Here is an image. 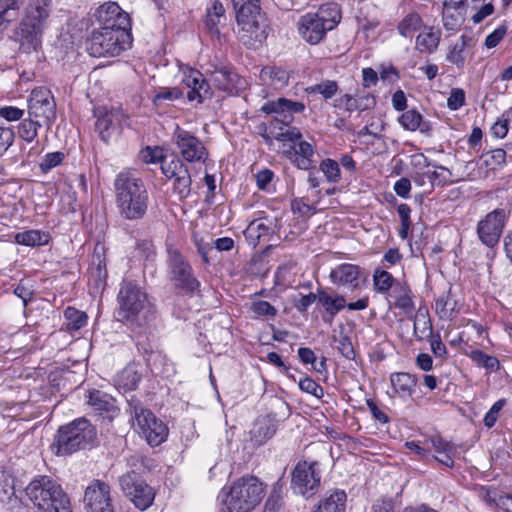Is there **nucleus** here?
Instances as JSON below:
<instances>
[{
	"mask_svg": "<svg viewBox=\"0 0 512 512\" xmlns=\"http://www.w3.org/2000/svg\"><path fill=\"white\" fill-rule=\"evenodd\" d=\"M157 307L135 280L123 279L117 294L116 318L131 327H144L155 320Z\"/></svg>",
	"mask_w": 512,
	"mask_h": 512,
	"instance_id": "1",
	"label": "nucleus"
},
{
	"mask_svg": "<svg viewBox=\"0 0 512 512\" xmlns=\"http://www.w3.org/2000/svg\"><path fill=\"white\" fill-rule=\"evenodd\" d=\"M115 202L119 215L129 221H138L148 211L149 194L141 178L134 172L122 171L114 180Z\"/></svg>",
	"mask_w": 512,
	"mask_h": 512,
	"instance_id": "2",
	"label": "nucleus"
},
{
	"mask_svg": "<svg viewBox=\"0 0 512 512\" xmlns=\"http://www.w3.org/2000/svg\"><path fill=\"white\" fill-rule=\"evenodd\" d=\"M265 487L253 475L242 476L222 488L219 498L227 512H251L262 501Z\"/></svg>",
	"mask_w": 512,
	"mask_h": 512,
	"instance_id": "3",
	"label": "nucleus"
},
{
	"mask_svg": "<svg viewBox=\"0 0 512 512\" xmlns=\"http://www.w3.org/2000/svg\"><path fill=\"white\" fill-rule=\"evenodd\" d=\"M25 492L38 512H72L68 495L50 476L35 477L27 485Z\"/></svg>",
	"mask_w": 512,
	"mask_h": 512,
	"instance_id": "4",
	"label": "nucleus"
},
{
	"mask_svg": "<svg viewBox=\"0 0 512 512\" xmlns=\"http://www.w3.org/2000/svg\"><path fill=\"white\" fill-rule=\"evenodd\" d=\"M52 0H30L25 8L18 35L21 48L30 52L37 50L41 44L45 22L49 17Z\"/></svg>",
	"mask_w": 512,
	"mask_h": 512,
	"instance_id": "5",
	"label": "nucleus"
},
{
	"mask_svg": "<svg viewBox=\"0 0 512 512\" xmlns=\"http://www.w3.org/2000/svg\"><path fill=\"white\" fill-rule=\"evenodd\" d=\"M341 20L340 7L336 3H326L315 13H307L298 21V31L308 43L318 44L326 33L334 29Z\"/></svg>",
	"mask_w": 512,
	"mask_h": 512,
	"instance_id": "6",
	"label": "nucleus"
},
{
	"mask_svg": "<svg viewBox=\"0 0 512 512\" xmlns=\"http://www.w3.org/2000/svg\"><path fill=\"white\" fill-rule=\"evenodd\" d=\"M95 438V427L86 418H78L58 429L53 447L57 455H69L85 449Z\"/></svg>",
	"mask_w": 512,
	"mask_h": 512,
	"instance_id": "7",
	"label": "nucleus"
},
{
	"mask_svg": "<svg viewBox=\"0 0 512 512\" xmlns=\"http://www.w3.org/2000/svg\"><path fill=\"white\" fill-rule=\"evenodd\" d=\"M142 159L146 163L161 162L162 173L168 179H174L173 190L180 199H185L190 195L192 179L187 166L178 157H173L170 161L164 159L163 150L160 147H146L142 152Z\"/></svg>",
	"mask_w": 512,
	"mask_h": 512,
	"instance_id": "8",
	"label": "nucleus"
},
{
	"mask_svg": "<svg viewBox=\"0 0 512 512\" xmlns=\"http://www.w3.org/2000/svg\"><path fill=\"white\" fill-rule=\"evenodd\" d=\"M131 34L125 29H94L87 41V50L94 57H115L131 45Z\"/></svg>",
	"mask_w": 512,
	"mask_h": 512,
	"instance_id": "9",
	"label": "nucleus"
},
{
	"mask_svg": "<svg viewBox=\"0 0 512 512\" xmlns=\"http://www.w3.org/2000/svg\"><path fill=\"white\" fill-rule=\"evenodd\" d=\"M129 407L134 425L150 446H158L166 440L168 428L153 412L142 407L138 401H130Z\"/></svg>",
	"mask_w": 512,
	"mask_h": 512,
	"instance_id": "10",
	"label": "nucleus"
},
{
	"mask_svg": "<svg viewBox=\"0 0 512 512\" xmlns=\"http://www.w3.org/2000/svg\"><path fill=\"white\" fill-rule=\"evenodd\" d=\"M166 262L169 279L176 289L185 292H194L198 289L200 282L194 276L190 263L177 248L168 247Z\"/></svg>",
	"mask_w": 512,
	"mask_h": 512,
	"instance_id": "11",
	"label": "nucleus"
},
{
	"mask_svg": "<svg viewBox=\"0 0 512 512\" xmlns=\"http://www.w3.org/2000/svg\"><path fill=\"white\" fill-rule=\"evenodd\" d=\"M305 105L300 101H292L281 97L276 101H268L262 106V111L266 114H277L286 125V131L278 133L275 138L279 141H294L301 137L297 128L289 127L288 124L293 121V114L302 113Z\"/></svg>",
	"mask_w": 512,
	"mask_h": 512,
	"instance_id": "12",
	"label": "nucleus"
},
{
	"mask_svg": "<svg viewBox=\"0 0 512 512\" xmlns=\"http://www.w3.org/2000/svg\"><path fill=\"white\" fill-rule=\"evenodd\" d=\"M321 484V470L316 461H300L291 472V488L305 498L315 495Z\"/></svg>",
	"mask_w": 512,
	"mask_h": 512,
	"instance_id": "13",
	"label": "nucleus"
},
{
	"mask_svg": "<svg viewBox=\"0 0 512 512\" xmlns=\"http://www.w3.org/2000/svg\"><path fill=\"white\" fill-rule=\"evenodd\" d=\"M28 115L50 129L56 120V102L49 89L37 87L31 91L28 98Z\"/></svg>",
	"mask_w": 512,
	"mask_h": 512,
	"instance_id": "14",
	"label": "nucleus"
},
{
	"mask_svg": "<svg viewBox=\"0 0 512 512\" xmlns=\"http://www.w3.org/2000/svg\"><path fill=\"white\" fill-rule=\"evenodd\" d=\"M120 485L126 497L140 510L147 509L153 503V489L134 471L122 475Z\"/></svg>",
	"mask_w": 512,
	"mask_h": 512,
	"instance_id": "15",
	"label": "nucleus"
},
{
	"mask_svg": "<svg viewBox=\"0 0 512 512\" xmlns=\"http://www.w3.org/2000/svg\"><path fill=\"white\" fill-rule=\"evenodd\" d=\"M260 0H232L238 26L243 33L250 35L251 39L261 41L263 32H259L258 17L260 14Z\"/></svg>",
	"mask_w": 512,
	"mask_h": 512,
	"instance_id": "16",
	"label": "nucleus"
},
{
	"mask_svg": "<svg viewBox=\"0 0 512 512\" xmlns=\"http://www.w3.org/2000/svg\"><path fill=\"white\" fill-rule=\"evenodd\" d=\"M509 213L510 211L505 208H497L478 222L477 234L483 244L488 247L498 244Z\"/></svg>",
	"mask_w": 512,
	"mask_h": 512,
	"instance_id": "17",
	"label": "nucleus"
},
{
	"mask_svg": "<svg viewBox=\"0 0 512 512\" xmlns=\"http://www.w3.org/2000/svg\"><path fill=\"white\" fill-rule=\"evenodd\" d=\"M173 142L187 162H205L208 152L203 142L190 131L176 126Z\"/></svg>",
	"mask_w": 512,
	"mask_h": 512,
	"instance_id": "18",
	"label": "nucleus"
},
{
	"mask_svg": "<svg viewBox=\"0 0 512 512\" xmlns=\"http://www.w3.org/2000/svg\"><path fill=\"white\" fill-rule=\"evenodd\" d=\"M110 486L94 480L85 490L84 506L87 512H114Z\"/></svg>",
	"mask_w": 512,
	"mask_h": 512,
	"instance_id": "19",
	"label": "nucleus"
},
{
	"mask_svg": "<svg viewBox=\"0 0 512 512\" xmlns=\"http://www.w3.org/2000/svg\"><path fill=\"white\" fill-rule=\"evenodd\" d=\"M95 18L101 28L125 29L130 32L129 15L116 2H107L99 6Z\"/></svg>",
	"mask_w": 512,
	"mask_h": 512,
	"instance_id": "20",
	"label": "nucleus"
},
{
	"mask_svg": "<svg viewBox=\"0 0 512 512\" xmlns=\"http://www.w3.org/2000/svg\"><path fill=\"white\" fill-rule=\"evenodd\" d=\"M86 399V403L92 412L102 418L112 420L118 415L119 409L116 400L108 393L93 389L87 392Z\"/></svg>",
	"mask_w": 512,
	"mask_h": 512,
	"instance_id": "21",
	"label": "nucleus"
},
{
	"mask_svg": "<svg viewBox=\"0 0 512 512\" xmlns=\"http://www.w3.org/2000/svg\"><path fill=\"white\" fill-rule=\"evenodd\" d=\"M210 80L218 90L229 95L237 93L245 85V80L228 67L215 69L211 73Z\"/></svg>",
	"mask_w": 512,
	"mask_h": 512,
	"instance_id": "22",
	"label": "nucleus"
},
{
	"mask_svg": "<svg viewBox=\"0 0 512 512\" xmlns=\"http://www.w3.org/2000/svg\"><path fill=\"white\" fill-rule=\"evenodd\" d=\"M123 115L119 111H103L97 117L95 128L104 142L113 135H118L123 127Z\"/></svg>",
	"mask_w": 512,
	"mask_h": 512,
	"instance_id": "23",
	"label": "nucleus"
},
{
	"mask_svg": "<svg viewBox=\"0 0 512 512\" xmlns=\"http://www.w3.org/2000/svg\"><path fill=\"white\" fill-rule=\"evenodd\" d=\"M183 82L188 88H190L187 93L189 101L197 100L201 103L203 100L211 98L212 92L210 84L206 81L200 71L190 69L188 73L185 74Z\"/></svg>",
	"mask_w": 512,
	"mask_h": 512,
	"instance_id": "24",
	"label": "nucleus"
},
{
	"mask_svg": "<svg viewBox=\"0 0 512 512\" xmlns=\"http://www.w3.org/2000/svg\"><path fill=\"white\" fill-rule=\"evenodd\" d=\"M318 303L323 307L322 319L331 324L335 316L346 307V299L339 294H330L327 290H318Z\"/></svg>",
	"mask_w": 512,
	"mask_h": 512,
	"instance_id": "25",
	"label": "nucleus"
},
{
	"mask_svg": "<svg viewBox=\"0 0 512 512\" xmlns=\"http://www.w3.org/2000/svg\"><path fill=\"white\" fill-rule=\"evenodd\" d=\"M259 78L261 83L273 90L281 91L289 83L290 72L278 66H265L261 69Z\"/></svg>",
	"mask_w": 512,
	"mask_h": 512,
	"instance_id": "26",
	"label": "nucleus"
},
{
	"mask_svg": "<svg viewBox=\"0 0 512 512\" xmlns=\"http://www.w3.org/2000/svg\"><path fill=\"white\" fill-rule=\"evenodd\" d=\"M389 297L393 299L394 307L400 309L405 315L412 316L415 310L413 293L409 285L402 282H396Z\"/></svg>",
	"mask_w": 512,
	"mask_h": 512,
	"instance_id": "27",
	"label": "nucleus"
},
{
	"mask_svg": "<svg viewBox=\"0 0 512 512\" xmlns=\"http://www.w3.org/2000/svg\"><path fill=\"white\" fill-rule=\"evenodd\" d=\"M329 276L333 284L357 287L360 267L355 264L343 263L333 268Z\"/></svg>",
	"mask_w": 512,
	"mask_h": 512,
	"instance_id": "28",
	"label": "nucleus"
},
{
	"mask_svg": "<svg viewBox=\"0 0 512 512\" xmlns=\"http://www.w3.org/2000/svg\"><path fill=\"white\" fill-rule=\"evenodd\" d=\"M347 494L344 490L334 489L325 493L313 512H345Z\"/></svg>",
	"mask_w": 512,
	"mask_h": 512,
	"instance_id": "29",
	"label": "nucleus"
},
{
	"mask_svg": "<svg viewBox=\"0 0 512 512\" xmlns=\"http://www.w3.org/2000/svg\"><path fill=\"white\" fill-rule=\"evenodd\" d=\"M277 225L278 221L276 218L269 219L268 217H263L255 219L249 223L244 231V235L248 240L255 243L261 237L274 233Z\"/></svg>",
	"mask_w": 512,
	"mask_h": 512,
	"instance_id": "30",
	"label": "nucleus"
},
{
	"mask_svg": "<svg viewBox=\"0 0 512 512\" xmlns=\"http://www.w3.org/2000/svg\"><path fill=\"white\" fill-rule=\"evenodd\" d=\"M394 393L401 398L411 397L415 392L417 377L407 372H395L390 375Z\"/></svg>",
	"mask_w": 512,
	"mask_h": 512,
	"instance_id": "31",
	"label": "nucleus"
},
{
	"mask_svg": "<svg viewBox=\"0 0 512 512\" xmlns=\"http://www.w3.org/2000/svg\"><path fill=\"white\" fill-rule=\"evenodd\" d=\"M226 21L225 9L223 4L215 0L210 7L207 8L205 25L211 34L218 35L219 27Z\"/></svg>",
	"mask_w": 512,
	"mask_h": 512,
	"instance_id": "32",
	"label": "nucleus"
},
{
	"mask_svg": "<svg viewBox=\"0 0 512 512\" xmlns=\"http://www.w3.org/2000/svg\"><path fill=\"white\" fill-rule=\"evenodd\" d=\"M400 125L409 131L419 130L421 133L428 134L431 127L428 122L423 121L422 115L415 109L407 110L399 117Z\"/></svg>",
	"mask_w": 512,
	"mask_h": 512,
	"instance_id": "33",
	"label": "nucleus"
},
{
	"mask_svg": "<svg viewBox=\"0 0 512 512\" xmlns=\"http://www.w3.org/2000/svg\"><path fill=\"white\" fill-rule=\"evenodd\" d=\"M441 38L440 30L429 27L428 31L420 33L416 38V48L421 53H433L437 50Z\"/></svg>",
	"mask_w": 512,
	"mask_h": 512,
	"instance_id": "34",
	"label": "nucleus"
},
{
	"mask_svg": "<svg viewBox=\"0 0 512 512\" xmlns=\"http://www.w3.org/2000/svg\"><path fill=\"white\" fill-rule=\"evenodd\" d=\"M14 239L17 244L35 247L48 244L50 235L41 230H27L17 233Z\"/></svg>",
	"mask_w": 512,
	"mask_h": 512,
	"instance_id": "35",
	"label": "nucleus"
},
{
	"mask_svg": "<svg viewBox=\"0 0 512 512\" xmlns=\"http://www.w3.org/2000/svg\"><path fill=\"white\" fill-rule=\"evenodd\" d=\"M435 311L440 319H452L454 313L457 312V301L452 298L451 290H448L436 299Z\"/></svg>",
	"mask_w": 512,
	"mask_h": 512,
	"instance_id": "36",
	"label": "nucleus"
},
{
	"mask_svg": "<svg viewBox=\"0 0 512 512\" xmlns=\"http://www.w3.org/2000/svg\"><path fill=\"white\" fill-rule=\"evenodd\" d=\"M423 21L418 13L407 14L397 25L398 33L403 37H412L421 29Z\"/></svg>",
	"mask_w": 512,
	"mask_h": 512,
	"instance_id": "37",
	"label": "nucleus"
},
{
	"mask_svg": "<svg viewBox=\"0 0 512 512\" xmlns=\"http://www.w3.org/2000/svg\"><path fill=\"white\" fill-rule=\"evenodd\" d=\"M44 126V123H40L34 117H28L23 119L18 125V135L24 141L31 143L35 140L38 135V129Z\"/></svg>",
	"mask_w": 512,
	"mask_h": 512,
	"instance_id": "38",
	"label": "nucleus"
},
{
	"mask_svg": "<svg viewBox=\"0 0 512 512\" xmlns=\"http://www.w3.org/2000/svg\"><path fill=\"white\" fill-rule=\"evenodd\" d=\"M470 38L466 35H462L455 44H453L446 56V60L458 68H463L465 65L464 50L468 45Z\"/></svg>",
	"mask_w": 512,
	"mask_h": 512,
	"instance_id": "39",
	"label": "nucleus"
},
{
	"mask_svg": "<svg viewBox=\"0 0 512 512\" xmlns=\"http://www.w3.org/2000/svg\"><path fill=\"white\" fill-rule=\"evenodd\" d=\"M64 318V326L69 331H77L87 323V315L74 307H67L65 309Z\"/></svg>",
	"mask_w": 512,
	"mask_h": 512,
	"instance_id": "40",
	"label": "nucleus"
},
{
	"mask_svg": "<svg viewBox=\"0 0 512 512\" xmlns=\"http://www.w3.org/2000/svg\"><path fill=\"white\" fill-rule=\"evenodd\" d=\"M397 281L388 271L377 268L373 274L374 289L378 293H387L393 290Z\"/></svg>",
	"mask_w": 512,
	"mask_h": 512,
	"instance_id": "41",
	"label": "nucleus"
},
{
	"mask_svg": "<svg viewBox=\"0 0 512 512\" xmlns=\"http://www.w3.org/2000/svg\"><path fill=\"white\" fill-rule=\"evenodd\" d=\"M23 0H0V22L10 23L18 18Z\"/></svg>",
	"mask_w": 512,
	"mask_h": 512,
	"instance_id": "42",
	"label": "nucleus"
},
{
	"mask_svg": "<svg viewBox=\"0 0 512 512\" xmlns=\"http://www.w3.org/2000/svg\"><path fill=\"white\" fill-rule=\"evenodd\" d=\"M467 355L477 366L483 367L487 370L497 371L500 367L499 360L496 357L490 356L481 350H472L467 353Z\"/></svg>",
	"mask_w": 512,
	"mask_h": 512,
	"instance_id": "43",
	"label": "nucleus"
},
{
	"mask_svg": "<svg viewBox=\"0 0 512 512\" xmlns=\"http://www.w3.org/2000/svg\"><path fill=\"white\" fill-rule=\"evenodd\" d=\"M432 167L435 170L428 171L426 173L428 179L430 180V182L432 184H437L438 186H444V185L452 183V180H451L452 172L448 168H446L442 165H438L436 163L432 164Z\"/></svg>",
	"mask_w": 512,
	"mask_h": 512,
	"instance_id": "44",
	"label": "nucleus"
},
{
	"mask_svg": "<svg viewBox=\"0 0 512 512\" xmlns=\"http://www.w3.org/2000/svg\"><path fill=\"white\" fill-rule=\"evenodd\" d=\"M183 97V92L177 88H162L156 92L153 97V104L156 107L161 106L164 102H173Z\"/></svg>",
	"mask_w": 512,
	"mask_h": 512,
	"instance_id": "45",
	"label": "nucleus"
},
{
	"mask_svg": "<svg viewBox=\"0 0 512 512\" xmlns=\"http://www.w3.org/2000/svg\"><path fill=\"white\" fill-rule=\"evenodd\" d=\"M140 375L133 368H126L118 375V383L126 390L136 389Z\"/></svg>",
	"mask_w": 512,
	"mask_h": 512,
	"instance_id": "46",
	"label": "nucleus"
},
{
	"mask_svg": "<svg viewBox=\"0 0 512 512\" xmlns=\"http://www.w3.org/2000/svg\"><path fill=\"white\" fill-rule=\"evenodd\" d=\"M65 159V154L61 151L47 153L39 163V168L42 173H48L53 168L59 166Z\"/></svg>",
	"mask_w": 512,
	"mask_h": 512,
	"instance_id": "47",
	"label": "nucleus"
},
{
	"mask_svg": "<svg viewBox=\"0 0 512 512\" xmlns=\"http://www.w3.org/2000/svg\"><path fill=\"white\" fill-rule=\"evenodd\" d=\"M414 334L418 339L432 336V324L426 314L418 313L414 323Z\"/></svg>",
	"mask_w": 512,
	"mask_h": 512,
	"instance_id": "48",
	"label": "nucleus"
},
{
	"mask_svg": "<svg viewBox=\"0 0 512 512\" xmlns=\"http://www.w3.org/2000/svg\"><path fill=\"white\" fill-rule=\"evenodd\" d=\"M338 90V85L335 81L326 80L319 84H315L307 88L309 93H319L325 99L332 98Z\"/></svg>",
	"mask_w": 512,
	"mask_h": 512,
	"instance_id": "49",
	"label": "nucleus"
},
{
	"mask_svg": "<svg viewBox=\"0 0 512 512\" xmlns=\"http://www.w3.org/2000/svg\"><path fill=\"white\" fill-rule=\"evenodd\" d=\"M320 170L324 173L327 180L331 183H337L340 179L339 164L332 159H325L320 164Z\"/></svg>",
	"mask_w": 512,
	"mask_h": 512,
	"instance_id": "50",
	"label": "nucleus"
},
{
	"mask_svg": "<svg viewBox=\"0 0 512 512\" xmlns=\"http://www.w3.org/2000/svg\"><path fill=\"white\" fill-rule=\"evenodd\" d=\"M251 311L258 317L274 318L277 315V309L267 301L257 300L251 304Z\"/></svg>",
	"mask_w": 512,
	"mask_h": 512,
	"instance_id": "51",
	"label": "nucleus"
},
{
	"mask_svg": "<svg viewBox=\"0 0 512 512\" xmlns=\"http://www.w3.org/2000/svg\"><path fill=\"white\" fill-rule=\"evenodd\" d=\"M430 443L435 452L439 454L455 453L456 447L452 442L443 439L440 436L431 437L427 440Z\"/></svg>",
	"mask_w": 512,
	"mask_h": 512,
	"instance_id": "52",
	"label": "nucleus"
},
{
	"mask_svg": "<svg viewBox=\"0 0 512 512\" xmlns=\"http://www.w3.org/2000/svg\"><path fill=\"white\" fill-rule=\"evenodd\" d=\"M484 157L486 166L491 167V169H496L505 163L506 152L505 150L498 148L486 153Z\"/></svg>",
	"mask_w": 512,
	"mask_h": 512,
	"instance_id": "53",
	"label": "nucleus"
},
{
	"mask_svg": "<svg viewBox=\"0 0 512 512\" xmlns=\"http://www.w3.org/2000/svg\"><path fill=\"white\" fill-rule=\"evenodd\" d=\"M298 385L303 392L309 393L317 398H322L324 395L323 388L310 377L300 379Z\"/></svg>",
	"mask_w": 512,
	"mask_h": 512,
	"instance_id": "54",
	"label": "nucleus"
},
{
	"mask_svg": "<svg viewBox=\"0 0 512 512\" xmlns=\"http://www.w3.org/2000/svg\"><path fill=\"white\" fill-rule=\"evenodd\" d=\"M338 343L337 350L347 359L352 360L355 357V350L351 339L346 335H340L334 339Z\"/></svg>",
	"mask_w": 512,
	"mask_h": 512,
	"instance_id": "55",
	"label": "nucleus"
},
{
	"mask_svg": "<svg viewBox=\"0 0 512 512\" xmlns=\"http://www.w3.org/2000/svg\"><path fill=\"white\" fill-rule=\"evenodd\" d=\"M257 187L262 191L271 190V182L274 178V172L270 169H262L255 175Z\"/></svg>",
	"mask_w": 512,
	"mask_h": 512,
	"instance_id": "56",
	"label": "nucleus"
},
{
	"mask_svg": "<svg viewBox=\"0 0 512 512\" xmlns=\"http://www.w3.org/2000/svg\"><path fill=\"white\" fill-rule=\"evenodd\" d=\"M14 494V486L11 479L5 473L0 474V501L11 500Z\"/></svg>",
	"mask_w": 512,
	"mask_h": 512,
	"instance_id": "57",
	"label": "nucleus"
},
{
	"mask_svg": "<svg viewBox=\"0 0 512 512\" xmlns=\"http://www.w3.org/2000/svg\"><path fill=\"white\" fill-rule=\"evenodd\" d=\"M263 512H283L282 498L276 489L269 495Z\"/></svg>",
	"mask_w": 512,
	"mask_h": 512,
	"instance_id": "58",
	"label": "nucleus"
},
{
	"mask_svg": "<svg viewBox=\"0 0 512 512\" xmlns=\"http://www.w3.org/2000/svg\"><path fill=\"white\" fill-rule=\"evenodd\" d=\"M14 139L15 133L13 129L0 127V156L13 145Z\"/></svg>",
	"mask_w": 512,
	"mask_h": 512,
	"instance_id": "59",
	"label": "nucleus"
},
{
	"mask_svg": "<svg viewBox=\"0 0 512 512\" xmlns=\"http://www.w3.org/2000/svg\"><path fill=\"white\" fill-rule=\"evenodd\" d=\"M465 103V93L460 88H454L451 90L450 95L447 99V106L450 110H458Z\"/></svg>",
	"mask_w": 512,
	"mask_h": 512,
	"instance_id": "60",
	"label": "nucleus"
},
{
	"mask_svg": "<svg viewBox=\"0 0 512 512\" xmlns=\"http://www.w3.org/2000/svg\"><path fill=\"white\" fill-rule=\"evenodd\" d=\"M291 208L294 213L300 216H308L315 211V207L306 202L304 198L294 199L291 203Z\"/></svg>",
	"mask_w": 512,
	"mask_h": 512,
	"instance_id": "61",
	"label": "nucleus"
},
{
	"mask_svg": "<svg viewBox=\"0 0 512 512\" xmlns=\"http://www.w3.org/2000/svg\"><path fill=\"white\" fill-rule=\"evenodd\" d=\"M24 116V110L14 106L0 107V117L7 121H18Z\"/></svg>",
	"mask_w": 512,
	"mask_h": 512,
	"instance_id": "62",
	"label": "nucleus"
},
{
	"mask_svg": "<svg viewBox=\"0 0 512 512\" xmlns=\"http://www.w3.org/2000/svg\"><path fill=\"white\" fill-rule=\"evenodd\" d=\"M275 431L274 425L269 423H258L254 430V436L258 441L262 442L270 439L274 435Z\"/></svg>",
	"mask_w": 512,
	"mask_h": 512,
	"instance_id": "63",
	"label": "nucleus"
},
{
	"mask_svg": "<svg viewBox=\"0 0 512 512\" xmlns=\"http://www.w3.org/2000/svg\"><path fill=\"white\" fill-rule=\"evenodd\" d=\"M316 301H318V292L317 293L310 292L309 294L302 295L299 299L295 300L294 307L300 313H304Z\"/></svg>",
	"mask_w": 512,
	"mask_h": 512,
	"instance_id": "64",
	"label": "nucleus"
}]
</instances>
